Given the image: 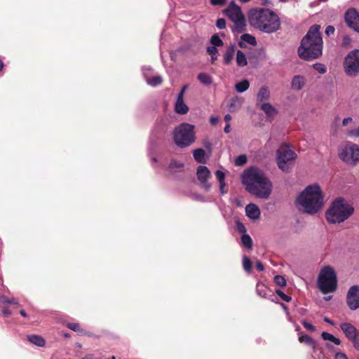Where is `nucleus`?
I'll list each match as a JSON object with an SVG mask.
<instances>
[{
	"mask_svg": "<svg viewBox=\"0 0 359 359\" xmlns=\"http://www.w3.org/2000/svg\"><path fill=\"white\" fill-rule=\"evenodd\" d=\"M245 189L257 198L267 199L272 191V184L264 172L256 167L245 170L242 177Z\"/></svg>",
	"mask_w": 359,
	"mask_h": 359,
	"instance_id": "1",
	"label": "nucleus"
},
{
	"mask_svg": "<svg viewBox=\"0 0 359 359\" xmlns=\"http://www.w3.org/2000/svg\"><path fill=\"white\" fill-rule=\"evenodd\" d=\"M251 27L266 34H272L280 28V20L273 11L266 8H252L248 13Z\"/></svg>",
	"mask_w": 359,
	"mask_h": 359,
	"instance_id": "2",
	"label": "nucleus"
},
{
	"mask_svg": "<svg viewBox=\"0 0 359 359\" xmlns=\"http://www.w3.org/2000/svg\"><path fill=\"white\" fill-rule=\"evenodd\" d=\"M320 26L312 25L303 37L298 48V55L304 60H312L323 54V39L320 32Z\"/></svg>",
	"mask_w": 359,
	"mask_h": 359,
	"instance_id": "3",
	"label": "nucleus"
},
{
	"mask_svg": "<svg viewBox=\"0 0 359 359\" xmlns=\"http://www.w3.org/2000/svg\"><path fill=\"white\" fill-rule=\"evenodd\" d=\"M324 196L318 184L309 185L298 196L296 203L299 210L313 215L320 211L324 205Z\"/></svg>",
	"mask_w": 359,
	"mask_h": 359,
	"instance_id": "4",
	"label": "nucleus"
},
{
	"mask_svg": "<svg viewBox=\"0 0 359 359\" xmlns=\"http://www.w3.org/2000/svg\"><path fill=\"white\" fill-rule=\"evenodd\" d=\"M354 212L353 205L346 203L344 198L335 199L325 212L327 221L330 224H339L349 218Z\"/></svg>",
	"mask_w": 359,
	"mask_h": 359,
	"instance_id": "5",
	"label": "nucleus"
},
{
	"mask_svg": "<svg viewBox=\"0 0 359 359\" xmlns=\"http://www.w3.org/2000/svg\"><path fill=\"white\" fill-rule=\"evenodd\" d=\"M317 285L323 294L334 292L337 288L336 272L330 266L323 267L318 274Z\"/></svg>",
	"mask_w": 359,
	"mask_h": 359,
	"instance_id": "6",
	"label": "nucleus"
},
{
	"mask_svg": "<svg viewBox=\"0 0 359 359\" xmlns=\"http://www.w3.org/2000/svg\"><path fill=\"white\" fill-rule=\"evenodd\" d=\"M173 140L180 148L190 146L196 140L194 126L187 123H181L173 131Z\"/></svg>",
	"mask_w": 359,
	"mask_h": 359,
	"instance_id": "7",
	"label": "nucleus"
},
{
	"mask_svg": "<svg viewBox=\"0 0 359 359\" xmlns=\"http://www.w3.org/2000/svg\"><path fill=\"white\" fill-rule=\"evenodd\" d=\"M224 14L234 23L231 28L234 33H242L246 29V22L244 15L241 8L233 1H231L227 8L224 10Z\"/></svg>",
	"mask_w": 359,
	"mask_h": 359,
	"instance_id": "8",
	"label": "nucleus"
},
{
	"mask_svg": "<svg viewBox=\"0 0 359 359\" xmlns=\"http://www.w3.org/2000/svg\"><path fill=\"white\" fill-rule=\"evenodd\" d=\"M297 156L296 153L288 145H281L277 151V164L278 168L285 172H289Z\"/></svg>",
	"mask_w": 359,
	"mask_h": 359,
	"instance_id": "9",
	"label": "nucleus"
},
{
	"mask_svg": "<svg viewBox=\"0 0 359 359\" xmlns=\"http://www.w3.org/2000/svg\"><path fill=\"white\" fill-rule=\"evenodd\" d=\"M339 158L350 165L359 163V145L352 142H346L338 151Z\"/></svg>",
	"mask_w": 359,
	"mask_h": 359,
	"instance_id": "10",
	"label": "nucleus"
},
{
	"mask_svg": "<svg viewBox=\"0 0 359 359\" xmlns=\"http://www.w3.org/2000/svg\"><path fill=\"white\" fill-rule=\"evenodd\" d=\"M344 69L350 77L359 74V49H354L347 54L344 61Z\"/></svg>",
	"mask_w": 359,
	"mask_h": 359,
	"instance_id": "11",
	"label": "nucleus"
},
{
	"mask_svg": "<svg viewBox=\"0 0 359 359\" xmlns=\"http://www.w3.org/2000/svg\"><path fill=\"white\" fill-rule=\"evenodd\" d=\"M346 304L352 311L359 309V285H353L349 288L346 294Z\"/></svg>",
	"mask_w": 359,
	"mask_h": 359,
	"instance_id": "12",
	"label": "nucleus"
},
{
	"mask_svg": "<svg viewBox=\"0 0 359 359\" xmlns=\"http://www.w3.org/2000/svg\"><path fill=\"white\" fill-rule=\"evenodd\" d=\"M344 20L346 25L359 33V12L355 8H349L344 15Z\"/></svg>",
	"mask_w": 359,
	"mask_h": 359,
	"instance_id": "13",
	"label": "nucleus"
},
{
	"mask_svg": "<svg viewBox=\"0 0 359 359\" xmlns=\"http://www.w3.org/2000/svg\"><path fill=\"white\" fill-rule=\"evenodd\" d=\"M196 175L201 187L207 191L209 190L210 184L208 182V180L211 176L209 169L205 165H199L197 168Z\"/></svg>",
	"mask_w": 359,
	"mask_h": 359,
	"instance_id": "14",
	"label": "nucleus"
},
{
	"mask_svg": "<svg viewBox=\"0 0 359 359\" xmlns=\"http://www.w3.org/2000/svg\"><path fill=\"white\" fill-rule=\"evenodd\" d=\"M340 327L349 340L354 338L356 335H359V332L356 327L349 323H341Z\"/></svg>",
	"mask_w": 359,
	"mask_h": 359,
	"instance_id": "15",
	"label": "nucleus"
},
{
	"mask_svg": "<svg viewBox=\"0 0 359 359\" xmlns=\"http://www.w3.org/2000/svg\"><path fill=\"white\" fill-rule=\"evenodd\" d=\"M236 44H230L223 53V64L229 65L232 63L236 53Z\"/></svg>",
	"mask_w": 359,
	"mask_h": 359,
	"instance_id": "16",
	"label": "nucleus"
},
{
	"mask_svg": "<svg viewBox=\"0 0 359 359\" xmlns=\"http://www.w3.org/2000/svg\"><path fill=\"white\" fill-rule=\"evenodd\" d=\"M259 106L260 109L265 113L266 117L270 120H273L278 114L277 109L269 102L262 103Z\"/></svg>",
	"mask_w": 359,
	"mask_h": 359,
	"instance_id": "17",
	"label": "nucleus"
},
{
	"mask_svg": "<svg viewBox=\"0 0 359 359\" xmlns=\"http://www.w3.org/2000/svg\"><path fill=\"white\" fill-rule=\"evenodd\" d=\"M246 215L252 219H257L260 217V210L258 206L254 203H250L245 207Z\"/></svg>",
	"mask_w": 359,
	"mask_h": 359,
	"instance_id": "18",
	"label": "nucleus"
},
{
	"mask_svg": "<svg viewBox=\"0 0 359 359\" xmlns=\"http://www.w3.org/2000/svg\"><path fill=\"white\" fill-rule=\"evenodd\" d=\"M269 98L270 91L268 87L262 86L257 94V104L261 105L262 103H265L264 101L268 100Z\"/></svg>",
	"mask_w": 359,
	"mask_h": 359,
	"instance_id": "19",
	"label": "nucleus"
},
{
	"mask_svg": "<svg viewBox=\"0 0 359 359\" xmlns=\"http://www.w3.org/2000/svg\"><path fill=\"white\" fill-rule=\"evenodd\" d=\"M245 43L255 46L257 44V41L255 36L250 34H243L241 36V40L238 42V45L240 48H244L246 47Z\"/></svg>",
	"mask_w": 359,
	"mask_h": 359,
	"instance_id": "20",
	"label": "nucleus"
},
{
	"mask_svg": "<svg viewBox=\"0 0 359 359\" xmlns=\"http://www.w3.org/2000/svg\"><path fill=\"white\" fill-rule=\"evenodd\" d=\"M305 81L304 77L302 76H294L292 80L291 86L293 89L299 90L304 86Z\"/></svg>",
	"mask_w": 359,
	"mask_h": 359,
	"instance_id": "21",
	"label": "nucleus"
},
{
	"mask_svg": "<svg viewBox=\"0 0 359 359\" xmlns=\"http://www.w3.org/2000/svg\"><path fill=\"white\" fill-rule=\"evenodd\" d=\"M27 338L30 343L39 347H43L46 344V341L41 336L37 334H29L27 336Z\"/></svg>",
	"mask_w": 359,
	"mask_h": 359,
	"instance_id": "22",
	"label": "nucleus"
},
{
	"mask_svg": "<svg viewBox=\"0 0 359 359\" xmlns=\"http://www.w3.org/2000/svg\"><path fill=\"white\" fill-rule=\"evenodd\" d=\"M236 61L238 67H243L248 65L246 55L241 50H238L236 52Z\"/></svg>",
	"mask_w": 359,
	"mask_h": 359,
	"instance_id": "23",
	"label": "nucleus"
},
{
	"mask_svg": "<svg viewBox=\"0 0 359 359\" xmlns=\"http://www.w3.org/2000/svg\"><path fill=\"white\" fill-rule=\"evenodd\" d=\"M175 111L178 114H186L189 111V107L184 103V100L176 101Z\"/></svg>",
	"mask_w": 359,
	"mask_h": 359,
	"instance_id": "24",
	"label": "nucleus"
},
{
	"mask_svg": "<svg viewBox=\"0 0 359 359\" xmlns=\"http://www.w3.org/2000/svg\"><path fill=\"white\" fill-rule=\"evenodd\" d=\"M300 343H305L306 345L311 346L313 351L316 349V341L307 334H303L299 337Z\"/></svg>",
	"mask_w": 359,
	"mask_h": 359,
	"instance_id": "25",
	"label": "nucleus"
},
{
	"mask_svg": "<svg viewBox=\"0 0 359 359\" xmlns=\"http://www.w3.org/2000/svg\"><path fill=\"white\" fill-rule=\"evenodd\" d=\"M67 327L70 329L72 331H74L79 334L80 335H87L88 332L86 330L83 329L81 325L78 323H68L66 325Z\"/></svg>",
	"mask_w": 359,
	"mask_h": 359,
	"instance_id": "26",
	"label": "nucleus"
},
{
	"mask_svg": "<svg viewBox=\"0 0 359 359\" xmlns=\"http://www.w3.org/2000/svg\"><path fill=\"white\" fill-rule=\"evenodd\" d=\"M205 151L201 148L196 149L194 150V151H193V155H194V159L198 163H205Z\"/></svg>",
	"mask_w": 359,
	"mask_h": 359,
	"instance_id": "27",
	"label": "nucleus"
},
{
	"mask_svg": "<svg viewBox=\"0 0 359 359\" xmlns=\"http://www.w3.org/2000/svg\"><path fill=\"white\" fill-rule=\"evenodd\" d=\"M257 294L263 298H266L268 287L263 283L258 282L256 286Z\"/></svg>",
	"mask_w": 359,
	"mask_h": 359,
	"instance_id": "28",
	"label": "nucleus"
},
{
	"mask_svg": "<svg viewBox=\"0 0 359 359\" xmlns=\"http://www.w3.org/2000/svg\"><path fill=\"white\" fill-rule=\"evenodd\" d=\"M321 337L323 340L325 341H330L333 342L336 345H340L341 344V340L337 337H335L332 334H330L326 332H323L321 334Z\"/></svg>",
	"mask_w": 359,
	"mask_h": 359,
	"instance_id": "29",
	"label": "nucleus"
},
{
	"mask_svg": "<svg viewBox=\"0 0 359 359\" xmlns=\"http://www.w3.org/2000/svg\"><path fill=\"white\" fill-rule=\"evenodd\" d=\"M250 87V83L248 80L245 79L236 84L235 88L238 93H243L247 90Z\"/></svg>",
	"mask_w": 359,
	"mask_h": 359,
	"instance_id": "30",
	"label": "nucleus"
},
{
	"mask_svg": "<svg viewBox=\"0 0 359 359\" xmlns=\"http://www.w3.org/2000/svg\"><path fill=\"white\" fill-rule=\"evenodd\" d=\"M243 269L248 273H251L252 268V263L251 259L247 255L243 257Z\"/></svg>",
	"mask_w": 359,
	"mask_h": 359,
	"instance_id": "31",
	"label": "nucleus"
},
{
	"mask_svg": "<svg viewBox=\"0 0 359 359\" xmlns=\"http://www.w3.org/2000/svg\"><path fill=\"white\" fill-rule=\"evenodd\" d=\"M198 79L205 85H210L212 83V77L206 73H200L198 75Z\"/></svg>",
	"mask_w": 359,
	"mask_h": 359,
	"instance_id": "32",
	"label": "nucleus"
},
{
	"mask_svg": "<svg viewBox=\"0 0 359 359\" xmlns=\"http://www.w3.org/2000/svg\"><path fill=\"white\" fill-rule=\"evenodd\" d=\"M207 53L211 55V63L213 64L217 60L218 49L215 46H208Z\"/></svg>",
	"mask_w": 359,
	"mask_h": 359,
	"instance_id": "33",
	"label": "nucleus"
},
{
	"mask_svg": "<svg viewBox=\"0 0 359 359\" xmlns=\"http://www.w3.org/2000/svg\"><path fill=\"white\" fill-rule=\"evenodd\" d=\"M163 82V79L161 76H154L147 79V83L151 86H157Z\"/></svg>",
	"mask_w": 359,
	"mask_h": 359,
	"instance_id": "34",
	"label": "nucleus"
},
{
	"mask_svg": "<svg viewBox=\"0 0 359 359\" xmlns=\"http://www.w3.org/2000/svg\"><path fill=\"white\" fill-rule=\"evenodd\" d=\"M210 43L212 44V46L216 48L224 45L223 41L219 38L217 34H215L211 36Z\"/></svg>",
	"mask_w": 359,
	"mask_h": 359,
	"instance_id": "35",
	"label": "nucleus"
},
{
	"mask_svg": "<svg viewBox=\"0 0 359 359\" xmlns=\"http://www.w3.org/2000/svg\"><path fill=\"white\" fill-rule=\"evenodd\" d=\"M0 302L3 304H14L18 305V301L15 298H8L6 296L0 297Z\"/></svg>",
	"mask_w": 359,
	"mask_h": 359,
	"instance_id": "36",
	"label": "nucleus"
},
{
	"mask_svg": "<svg viewBox=\"0 0 359 359\" xmlns=\"http://www.w3.org/2000/svg\"><path fill=\"white\" fill-rule=\"evenodd\" d=\"M247 156L245 154H241L236 158L234 163L237 166H242L247 163Z\"/></svg>",
	"mask_w": 359,
	"mask_h": 359,
	"instance_id": "37",
	"label": "nucleus"
},
{
	"mask_svg": "<svg viewBox=\"0 0 359 359\" xmlns=\"http://www.w3.org/2000/svg\"><path fill=\"white\" fill-rule=\"evenodd\" d=\"M273 281L276 283V285L280 286V287H285L286 285V280L285 278L280 275H276L273 278Z\"/></svg>",
	"mask_w": 359,
	"mask_h": 359,
	"instance_id": "38",
	"label": "nucleus"
},
{
	"mask_svg": "<svg viewBox=\"0 0 359 359\" xmlns=\"http://www.w3.org/2000/svg\"><path fill=\"white\" fill-rule=\"evenodd\" d=\"M313 67L318 72H319L320 74H325L327 72V67H325V65L322 64V63H315L313 65Z\"/></svg>",
	"mask_w": 359,
	"mask_h": 359,
	"instance_id": "39",
	"label": "nucleus"
},
{
	"mask_svg": "<svg viewBox=\"0 0 359 359\" xmlns=\"http://www.w3.org/2000/svg\"><path fill=\"white\" fill-rule=\"evenodd\" d=\"M242 243L244 247H251L252 246V239L249 235L244 234L241 238Z\"/></svg>",
	"mask_w": 359,
	"mask_h": 359,
	"instance_id": "40",
	"label": "nucleus"
},
{
	"mask_svg": "<svg viewBox=\"0 0 359 359\" xmlns=\"http://www.w3.org/2000/svg\"><path fill=\"white\" fill-rule=\"evenodd\" d=\"M276 293L277 294V295H278L280 297V298L286 302H291L292 300V297L290 296H288L287 294H285L282 290H276Z\"/></svg>",
	"mask_w": 359,
	"mask_h": 359,
	"instance_id": "41",
	"label": "nucleus"
},
{
	"mask_svg": "<svg viewBox=\"0 0 359 359\" xmlns=\"http://www.w3.org/2000/svg\"><path fill=\"white\" fill-rule=\"evenodd\" d=\"M215 176L218 180L219 182H225V174L221 170H217L215 172Z\"/></svg>",
	"mask_w": 359,
	"mask_h": 359,
	"instance_id": "42",
	"label": "nucleus"
},
{
	"mask_svg": "<svg viewBox=\"0 0 359 359\" xmlns=\"http://www.w3.org/2000/svg\"><path fill=\"white\" fill-rule=\"evenodd\" d=\"M347 135L351 137H359V126L355 129L348 130Z\"/></svg>",
	"mask_w": 359,
	"mask_h": 359,
	"instance_id": "43",
	"label": "nucleus"
},
{
	"mask_svg": "<svg viewBox=\"0 0 359 359\" xmlns=\"http://www.w3.org/2000/svg\"><path fill=\"white\" fill-rule=\"evenodd\" d=\"M216 26L217 28L222 29L226 27V20L224 18H219L216 22Z\"/></svg>",
	"mask_w": 359,
	"mask_h": 359,
	"instance_id": "44",
	"label": "nucleus"
},
{
	"mask_svg": "<svg viewBox=\"0 0 359 359\" xmlns=\"http://www.w3.org/2000/svg\"><path fill=\"white\" fill-rule=\"evenodd\" d=\"M302 324L304 325V327L309 330V331H311V332H314L316 330V327L314 325H313L312 324L308 323L306 320H303L302 322Z\"/></svg>",
	"mask_w": 359,
	"mask_h": 359,
	"instance_id": "45",
	"label": "nucleus"
},
{
	"mask_svg": "<svg viewBox=\"0 0 359 359\" xmlns=\"http://www.w3.org/2000/svg\"><path fill=\"white\" fill-rule=\"evenodd\" d=\"M353 344L354 348L359 351V335H356L354 338L350 339Z\"/></svg>",
	"mask_w": 359,
	"mask_h": 359,
	"instance_id": "46",
	"label": "nucleus"
},
{
	"mask_svg": "<svg viewBox=\"0 0 359 359\" xmlns=\"http://www.w3.org/2000/svg\"><path fill=\"white\" fill-rule=\"evenodd\" d=\"M226 0H210V2L213 6H222L226 4Z\"/></svg>",
	"mask_w": 359,
	"mask_h": 359,
	"instance_id": "47",
	"label": "nucleus"
},
{
	"mask_svg": "<svg viewBox=\"0 0 359 359\" xmlns=\"http://www.w3.org/2000/svg\"><path fill=\"white\" fill-rule=\"evenodd\" d=\"M335 29L332 25H328L325 29V34L327 36H330L331 34H333L334 33Z\"/></svg>",
	"mask_w": 359,
	"mask_h": 359,
	"instance_id": "48",
	"label": "nucleus"
},
{
	"mask_svg": "<svg viewBox=\"0 0 359 359\" xmlns=\"http://www.w3.org/2000/svg\"><path fill=\"white\" fill-rule=\"evenodd\" d=\"M225 182H219V191L222 194H224L227 192V190L225 189Z\"/></svg>",
	"mask_w": 359,
	"mask_h": 359,
	"instance_id": "49",
	"label": "nucleus"
},
{
	"mask_svg": "<svg viewBox=\"0 0 359 359\" xmlns=\"http://www.w3.org/2000/svg\"><path fill=\"white\" fill-rule=\"evenodd\" d=\"M335 359H348V358L345 353L339 352L335 354Z\"/></svg>",
	"mask_w": 359,
	"mask_h": 359,
	"instance_id": "50",
	"label": "nucleus"
},
{
	"mask_svg": "<svg viewBox=\"0 0 359 359\" xmlns=\"http://www.w3.org/2000/svg\"><path fill=\"white\" fill-rule=\"evenodd\" d=\"M255 266H256L257 269L259 271H262L264 270V266L260 261H257L256 262Z\"/></svg>",
	"mask_w": 359,
	"mask_h": 359,
	"instance_id": "51",
	"label": "nucleus"
},
{
	"mask_svg": "<svg viewBox=\"0 0 359 359\" xmlns=\"http://www.w3.org/2000/svg\"><path fill=\"white\" fill-rule=\"evenodd\" d=\"M2 313L5 317H8L11 315V311L7 308H4L2 309Z\"/></svg>",
	"mask_w": 359,
	"mask_h": 359,
	"instance_id": "52",
	"label": "nucleus"
},
{
	"mask_svg": "<svg viewBox=\"0 0 359 359\" xmlns=\"http://www.w3.org/2000/svg\"><path fill=\"white\" fill-rule=\"evenodd\" d=\"M351 39L348 36H345L343 39V45L346 46L350 43Z\"/></svg>",
	"mask_w": 359,
	"mask_h": 359,
	"instance_id": "53",
	"label": "nucleus"
},
{
	"mask_svg": "<svg viewBox=\"0 0 359 359\" xmlns=\"http://www.w3.org/2000/svg\"><path fill=\"white\" fill-rule=\"evenodd\" d=\"M352 118L351 117H348V118H344L343 121H342V124L344 126H346L349 122H351L352 121Z\"/></svg>",
	"mask_w": 359,
	"mask_h": 359,
	"instance_id": "54",
	"label": "nucleus"
},
{
	"mask_svg": "<svg viewBox=\"0 0 359 359\" xmlns=\"http://www.w3.org/2000/svg\"><path fill=\"white\" fill-rule=\"evenodd\" d=\"M184 93H183V90H180V92L179 93V94L177 95V98L176 101L184 100Z\"/></svg>",
	"mask_w": 359,
	"mask_h": 359,
	"instance_id": "55",
	"label": "nucleus"
},
{
	"mask_svg": "<svg viewBox=\"0 0 359 359\" xmlns=\"http://www.w3.org/2000/svg\"><path fill=\"white\" fill-rule=\"evenodd\" d=\"M170 166L171 167L182 168V167H183V164L182 163H177L176 162H171Z\"/></svg>",
	"mask_w": 359,
	"mask_h": 359,
	"instance_id": "56",
	"label": "nucleus"
},
{
	"mask_svg": "<svg viewBox=\"0 0 359 359\" xmlns=\"http://www.w3.org/2000/svg\"><path fill=\"white\" fill-rule=\"evenodd\" d=\"M210 122L211 124L215 125L218 122V118L216 117H211L210 119Z\"/></svg>",
	"mask_w": 359,
	"mask_h": 359,
	"instance_id": "57",
	"label": "nucleus"
},
{
	"mask_svg": "<svg viewBox=\"0 0 359 359\" xmlns=\"http://www.w3.org/2000/svg\"><path fill=\"white\" fill-rule=\"evenodd\" d=\"M324 321L332 325H334V322L327 317L324 318Z\"/></svg>",
	"mask_w": 359,
	"mask_h": 359,
	"instance_id": "58",
	"label": "nucleus"
},
{
	"mask_svg": "<svg viewBox=\"0 0 359 359\" xmlns=\"http://www.w3.org/2000/svg\"><path fill=\"white\" fill-rule=\"evenodd\" d=\"M224 131L225 133H229L230 132V125L227 123L224 128Z\"/></svg>",
	"mask_w": 359,
	"mask_h": 359,
	"instance_id": "59",
	"label": "nucleus"
},
{
	"mask_svg": "<svg viewBox=\"0 0 359 359\" xmlns=\"http://www.w3.org/2000/svg\"><path fill=\"white\" fill-rule=\"evenodd\" d=\"M231 120V116L230 114H226L224 116V121L226 123H229Z\"/></svg>",
	"mask_w": 359,
	"mask_h": 359,
	"instance_id": "60",
	"label": "nucleus"
},
{
	"mask_svg": "<svg viewBox=\"0 0 359 359\" xmlns=\"http://www.w3.org/2000/svg\"><path fill=\"white\" fill-rule=\"evenodd\" d=\"M238 229L240 231H243V230H245V227H244V226L241 223H238Z\"/></svg>",
	"mask_w": 359,
	"mask_h": 359,
	"instance_id": "61",
	"label": "nucleus"
},
{
	"mask_svg": "<svg viewBox=\"0 0 359 359\" xmlns=\"http://www.w3.org/2000/svg\"><path fill=\"white\" fill-rule=\"evenodd\" d=\"M20 313L21 316H24V317H27V313L25 311V310H20Z\"/></svg>",
	"mask_w": 359,
	"mask_h": 359,
	"instance_id": "62",
	"label": "nucleus"
},
{
	"mask_svg": "<svg viewBox=\"0 0 359 359\" xmlns=\"http://www.w3.org/2000/svg\"><path fill=\"white\" fill-rule=\"evenodd\" d=\"M4 67V62L1 60H0V72H1L3 70Z\"/></svg>",
	"mask_w": 359,
	"mask_h": 359,
	"instance_id": "63",
	"label": "nucleus"
},
{
	"mask_svg": "<svg viewBox=\"0 0 359 359\" xmlns=\"http://www.w3.org/2000/svg\"><path fill=\"white\" fill-rule=\"evenodd\" d=\"M187 86H184L182 88L181 90H183V93H184V92H185V90H186V89H187Z\"/></svg>",
	"mask_w": 359,
	"mask_h": 359,
	"instance_id": "64",
	"label": "nucleus"
}]
</instances>
